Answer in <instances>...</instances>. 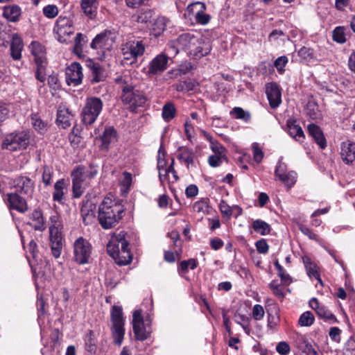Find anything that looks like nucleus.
<instances>
[{
  "mask_svg": "<svg viewBox=\"0 0 355 355\" xmlns=\"http://www.w3.org/2000/svg\"><path fill=\"white\" fill-rule=\"evenodd\" d=\"M123 205L110 198H105L99 205L98 219L105 230L116 226L123 218Z\"/></svg>",
  "mask_w": 355,
  "mask_h": 355,
  "instance_id": "f257e3e1",
  "label": "nucleus"
},
{
  "mask_svg": "<svg viewBox=\"0 0 355 355\" xmlns=\"http://www.w3.org/2000/svg\"><path fill=\"white\" fill-rule=\"evenodd\" d=\"M126 232L120 231L114 232L107 245V252L115 262L120 266H125L132 261V254L127 241Z\"/></svg>",
  "mask_w": 355,
  "mask_h": 355,
  "instance_id": "f03ea898",
  "label": "nucleus"
},
{
  "mask_svg": "<svg viewBox=\"0 0 355 355\" xmlns=\"http://www.w3.org/2000/svg\"><path fill=\"white\" fill-rule=\"evenodd\" d=\"M111 332L114 343L121 345L125 335V319L123 315V310L121 306H113L111 312Z\"/></svg>",
  "mask_w": 355,
  "mask_h": 355,
  "instance_id": "7ed1b4c3",
  "label": "nucleus"
},
{
  "mask_svg": "<svg viewBox=\"0 0 355 355\" xmlns=\"http://www.w3.org/2000/svg\"><path fill=\"white\" fill-rule=\"evenodd\" d=\"M103 109V102L98 97H90L86 101L82 111L83 122L87 125L93 124Z\"/></svg>",
  "mask_w": 355,
  "mask_h": 355,
  "instance_id": "20e7f679",
  "label": "nucleus"
},
{
  "mask_svg": "<svg viewBox=\"0 0 355 355\" xmlns=\"http://www.w3.org/2000/svg\"><path fill=\"white\" fill-rule=\"evenodd\" d=\"M28 144V134L21 131L7 135L3 140L1 147L9 151H17L26 148Z\"/></svg>",
  "mask_w": 355,
  "mask_h": 355,
  "instance_id": "39448f33",
  "label": "nucleus"
},
{
  "mask_svg": "<svg viewBox=\"0 0 355 355\" xmlns=\"http://www.w3.org/2000/svg\"><path fill=\"white\" fill-rule=\"evenodd\" d=\"M37 67L36 78L43 83L45 80L46 68L48 64L46 52L44 46H29Z\"/></svg>",
  "mask_w": 355,
  "mask_h": 355,
  "instance_id": "423d86ee",
  "label": "nucleus"
},
{
  "mask_svg": "<svg viewBox=\"0 0 355 355\" xmlns=\"http://www.w3.org/2000/svg\"><path fill=\"white\" fill-rule=\"evenodd\" d=\"M92 252L91 243L83 237L78 238L73 243V259L78 264L89 263Z\"/></svg>",
  "mask_w": 355,
  "mask_h": 355,
  "instance_id": "0eeeda50",
  "label": "nucleus"
},
{
  "mask_svg": "<svg viewBox=\"0 0 355 355\" xmlns=\"http://www.w3.org/2000/svg\"><path fill=\"white\" fill-rule=\"evenodd\" d=\"M122 101L129 105L132 110L136 109L137 107L143 106L146 103V97L139 90L134 89L131 85L123 86L122 88Z\"/></svg>",
  "mask_w": 355,
  "mask_h": 355,
  "instance_id": "6e6552de",
  "label": "nucleus"
},
{
  "mask_svg": "<svg viewBox=\"0 0 355 355\" xmlns=\"http://www.w3.org/2000/svg\"><path fill=\"white\" fill-rule=\"evenodd\" d=\"M146 322L144 323L142 318L141 311L135 310L133 312L132 323L135 338L138 340L144 341L150 336V331L148 326L150 322L146 320Z\"/></svg>",
  "mask_w": 355,
  "mask_h": 355,
  "instance_id": "1a4fd4ad",
  "label": "nucleus"
},
{
  "mask_svg": "<svg viewBox=\"0 0 355 355\" xmlns=\"http://www.w3.org/2000/svg\"><path fill=\"white\" fill-rule=\"evenodd\" d=\"M69 19L65 17H59L57 19L55 31L57 40L60 43H68L70 42L71 35L73 33V27L69 24Z\"/></svg>",
  "mask_w": 355,
  "mask_h": 355,
  "instance_id": "9d476101",
  "label": "nucleus"
},
{
  "mask_svg": "<svg viewBox=\"0 0 355 355\" xmlns=\"http://www.w3.org/2000/svg\"><path fill=\"white\" fill-rule=\"evenodd\" d=\"M11 188L15 189L16 193L31 196L34 191V183L28 177L19 176L12 180Z\"/></svg>",
  "mask_w": 355,
  "mask_h": 355,
  "instance_id": "9b49d317",
  "label": "nucleus"
},
{
  "mask_svg": "<svg viewBox=\"0 0 355 355\" xmlns=\"http://www.w3.org/2000/svg\"><path fill=\"white\" fill-rule=\"evenodd\" d=\"M275 174L288 188L293 187L296 182L297 173L293 171H287L286 165L282 161H279Z\"/></svg>",
  "mask_w": 355,
  "mask_h": 355,
  "instance_id": "f8f14e48",
  "label": "nucleus"
},
{
  "mask_svg": "<svg viewBox=\"0 0 355 355\" xmlns=\"http://www.w3.org/2000/svg\"><path fill=\"white\" fill-rule=\"evenodd\" d=\"M98 174L97 166L94 164L89 166L78 165L71 171V177H77L85 182H89Z\"/></svg>",
  "mask_w": 355,
  "mask_h": 355,
  "instance_id": "ddd939ff",
  "label": "nucleus"
},
{
  "mask_svg": "<svg viewBox=\"0 0 355 355\" xmlns=\"http://www.w3.org/2000/svg\"><path fill=\"white\" fill-rule=\"evenodd\" d=\"M168 58L163 53L157 55L150 62L147 74L153 77L162 73L167 69Z\"/></svg>",
  "mask_w": 355,
  "mask_h": 355,
  "instance_id": "4468645a",
  "label": "nucleus"
},
{
  "mask_svg": "<svg viewBox=\"0 0 355 355\" xmlns=\"http://www.w3.org/2000/svg\"><path fill=\"white\" fill-rule=\"evenodd\" d=\"M83 68L78 62L71 63L66 69V80L69 85L77 86L82 83Z\"/></svg>",
  "mask_w": 355,
  "mask_h": 355,
  "instance_id": "2eb2a0df",
  "label": "nucleus"
},
{
  "mask_svg": "<svg viewBox=\"0 0 355 355\" xmlns=\"http://www.w3.org/2000/svg\"><path fill=\"white\" fill-rule=\"evenodd\" d=\"M86 67L89 69V78L92 83H98L105 80L106 71L99 63L88 59L86 62Z\"/></svg>",
  "mask_w": 355,
  "mask_h": 355,
  "instance_id": "dca6fc26",
  "label": "nucleus"
},
{
  "mask_svg": "<svg viewBox=\"0 0 355 355\" xmlns=\"http://www.w3.org/2000/svg\"><path fill=\"white\" fill-rule=\"evenodd\" d=\"M266 93L272 108H277L282 103V93L279 86L275 83H269L266 87Z\"/></svg>",
  "mask_w": 355,
  "mask_h": 355,
  "instance_id": "f3484780",
  "label": "nucleus"
},
{
  "mask_svg": "<svg viewBox=\"0 0 355 355\" xmlns=\"http://www.w3.org/2000/svg\"><path fill=\"white\" fill-rule=\"evenodd\" d=\"M309 306L315 311L319 318L323 319L325 322L333 323L336 321L335 315L322 304H320L315 297L309 300Z\"/></svg>",
  "mask_w": 355,
  "mask_h": 355,
  "instance_id": "a211bd4d",
  "label": "nucleus"
},
{
  "mask_svg": "<svg viewBox=\"0 0 355 355\" xmlns=\"http://www.w3.org/2000/svg\"><path fill=\"white\" fill-rule=\"evenodd\" d=\"M119 36L114 30H105L96 35L90 44H113L118 42Z\"/></svg>",
  "mask_w": 355,
  "mask_h": 355,
  "instance_id": "6ab92c4d",
  "label": "nucleus"
},
{
  "mask_svg": "<svg viewBox=\"0 0 355 355\" xmlns=\"http://www.w3.org/2000/svg\"><path fill=\"white\" fill-rule=\"evenodd\" d=\"M145 51L144 46H124L122 49L123 60L127 61V64L135 63L137 58L144 54Z\"/></svg>",
  "mask_w": 355,
  "mask_h": 355,
  "instance_id": "aec40b11",
  "label": "nucleus"
},
{
  "mask_svg": "<svg viewBox=\"0 0 355 355\" xmlns=\"http://www.w3.org/2000/svg\"><path fill=\"white\" fill-rule=\"evenodd\" d=\"M28 225L36 231L43 232L46 230V221L40 209H35L29 214Z\"/></svg>",
  "mask_w": 355,
  "mask_h": 355,
  "instance_id": "412c9836",
  "label": "nucleus"
},
{
  "mask_svg": "<svg viewBox=\"0 0 355 355\" xmlns=\"http://www.w3.org/2000/svg\"><path fill=\"white\" fill-rule=\"evenodd\" d=\"M340 156L346 164L355 161V143L349 141L341 144Z\"/></svg>",
  "mask_w": 355,
  "mask_h": 355,
  "instance_id": "4be33fe9",
  "label": "nucleus"
},
{
  "mask_svg": "<svg viewBox=\"0 0 355 355\" xmlns=\"http://www.w3.org/2000/svg\"><path fill=\"white\" fill-rule=\"evenodd\" d=\"M307 129L309 135L313 139L320 148L324 149L327 146V141L320 128L315 124L311 123L308 125Z\"/></svg>",
  "mask_w": 355,
  "mask_h": 355,
  "instance_id": "5701e85b",
  "label": "nucleus"
},
{
  "mask_svg": "<svg viewBox=\"0 0 355 355\" xmlns=\"http://www.w3.org/2000/svg\"><path fill=\"white\" fill-rule=\"evenodd\" d=\"M8 202L12 209L24 213L28 209L26 200L16 193L8 194Z\"/></svg>",
  "mask_w": 355,
  "mask_h": 355,
  "instance_id": "b1692460",
  "label": "nucleus"
},
{
  "mask_svg": "<svg viewBox=\"0 0 355 355\" xmlns=\"http://www.w3.org/2000/svg\"><path fill=\"white\" fill-rule=\"evenodd\" d=\"M117 132L112 126L106 127L101 137L102 141L101 149L107 150L110 144L116 139Z\"/></svg>",
  "mask_w": 355,
  "mask_h": 355,
  "instance_id": "393cba45",
  "label": "nucleus"
},
{
  "mask_svg": "<svg viewBox=\"0 0 355 355\" xmlns=\"http://www.w3.org/2000/svg\"><path fill=\"white\" fill-rule=\"evenodd\" d=\"M193 69V67L191 62L188 61L183 62L181 63L177 69H171L165 76V79L168 78H177L178 77L185 75L191 70Z\"/></svg>",
  "mask_w": 355,
  "mask_h": 355,
  "instance_id": "a878e982",
  "label": "nucleus"
},
{
  "mask_svg": "<svg viewBox=\"0 0 355 355\" xmlns=\"http://www.w3.org/2000/svg\"><path fill=\"white\" fill-rule=\"evenodd\" d=\"M67 191V185L64 179L58 180L54 184L53 200L60 203H63L64 197Z\"/></svg>",
  "mask_w": 355,
  "mask_h": 355,
  "instance_id": "bb28decb",
  "label": "nucleus"
},
{
  "mask_svg": "<svg viewBox=\"0 0 355 355\" xmlns=\"http://www.w3.org/2000/svg\"><path fill=\"white\" fill-rule=\"evenodd\" d=\"M73 115L67 108H59L57 114V123L62 128H67L71 125Z\"/></svg>",
  "mask_w": 355,
  "mask_h": 355,
  "instance_id": "cd10ccee",
  "label": "nucleus"
},
{
  "mask_svg": "<svg viewBox=\"0 0 355 355\" xmlns=\"http://www.w3.org/2000/svg\"><path fill=\"white\" fill-rule=\"evenodd\" d=\"M99 0H81V9L89 18L96 17Z\"/></svg>",
  "mask_w": 355,
  "mask_h": 355,
  "instance_id": "c85d7f7f",
  "label": "nucleus"
},
{
  "mask_svg": "<svg viewBox=\"0 0 355 355\" xmlns=\"http://www.w3.org/2000/svg\"><path fill=\"white\" fill-rule=\"evenodd\" d=\"M187 49L189 56L198 60L205 56L211 51V46H189Z\"/></svg>",
  "mask_w": 355,
  "mask_h": 355,
  "instance_id": "c756f323",
  "label": "nucleus"
},
{
  "mask_svg": "<svg viewBox=\"0 0 355 355\" xmlns=\"http://www.w3.org/2000/svg\"><path fill=\"white\" fill-rule=\"evenodd\" d=\"M174 165V159H171V162L169 164V168L166 170V172L162 173L164 175V178L159 179L160 184L162 186L164 187L166 184H171L177 182L179 179L176 171L173 167Z\"/></svg>",
  "mask_w": 355,
  "mask_h": 355,
  "instance_id": "7c9ffc66",
  "label": "nucleus"
},
{
  "mask_svg": "<svg viewBox=\"0 0 355 355\" xmlns=\"http://www.w3.org/2000/svg\"><path fill=\"white\" fill-rule=\"evenodd\" d=\"M21 15V8L17 5H10L3 8V16L10 21H17Z\"/></svg>",
  "mask_w": 355,
  "mask_h": 355,
  "instance_id": "2f4dec72",
  "label": "nucleus"
},
{
  "mask_svg": "<svg viewBox=\"0 0 355 355\" xmlns=\"http://www.w3.org/2000/svg\"><path fill=\"white\" fill-rule=\"evenodd\" d=\"M71 178L73 197L78 198L83 194L86 188L89 186V182H85L77 177H71Z\"/></svg>",
  "mask_w": 355,
  "mask_h": 355,
  "instance_id": "473e14b6",
  "label": "nucleus"
},
{
  "mask_svg": "<svg viewBox=\"0 0 355 355\" xmlns=\"http://www.w3.org/2000/svg\"><path fill=\"white\" fill-rule=\"evenodd\" d=\"M288 133L296 141H302L304 139V134L302 128L295 121H288Z\"/></svg>",
  "mask_w": 355,
  "mask_h": 355,
  "instance_id": "72a5a7b5",
  "label": "nucleus"
},
{
  "mask_svg": "<svg viewBox=\"0 0 355 355\" xmlns=\"http://www.w3.org/2000/svg\"><path fill=\"white\" fill-rule=\"evenodd\" d=\"M204 3L200 1L189 4L184 14V17L191 21V23H193L199 11L202 10V7L204 6Z\"/></svg>",
  "mask_w": 355,
  "mask_h": 355,
  "instance_id": "f704fd0d",
  "label": "nucleus"
},
{
  "mask_svg": "<svg viewBox=\"0 0 355 355\" xmlns=\"http://www.w3.org/2000/svg\"><path fill=\"white\" fill-rule=\"evenodd\" d=\"M302 261L304 264L305 268L307 271V274L310 277H314L318 280V282L322 284V280L320 277V274L318 271L317 266L315 263H313L311 259L304 256L302 257Z\"/></svg>",
  "mask_w": 355,
  "mask_h": 355,
  "instance_id": "c9c22d12",
  "label": "nucleus"
},
{
  "mask_svg": "<svg viewBox=\"0 0 355 355\" xmlns=\"http://www.w3.org/2000/svg\"><path fill=\"white\" fill-rule=\"evenodd\" d=\"M51 252L54 257L58 258L61 254L62 243L61 234L50 235Z\"/></svg>",
  "mask_w": 355,
  "mask_h": 355,
  "instance_id": "e433bc0d",
  "label": "nucleus"
},
{
  "mask_svg": "<svg viewBox=\"0 0 355 355\" xmlns=\"http://www.w3.org/2000/svg\"><path fill=\"white\" fill-rule=\"evenodd\" d=\"M200 34L193 32L184 33L178 37L179 44H196L199 42Z\"/></svg>",
  "mask_w": 355,
  "mask_h": 355,
  "instance_id": "4c0bfd02",
  "label": "nucleus"
},
{
  "mask_svg": "<svg viewBox=\"0 0 355 355\" xmlns=\"http://www.w3.org/2000/svg\"><path fill=\"white\" fill-rule=\"evenodd\" d=\"M167 19L164 17H158L152 25V33L155 36L164 32L166 26Z\"/></svg>",
  "mask_w": 355,
  "mask_h": 355,
  "instance_id": "58836bf2",
  "label": "nucleus"
},
{
  "mask_svg": "<svg viewBox=\"0 0 355 355\" xmlns=\"http://www.w3.org/2000/svg\"><path fill=\"white\" fill-rule=\"evenodd\" d=\"M253 230L261 235H266L270 232L271 228L266 222L257 219L252 223Z\"/></svg>",
  "mask_w": 355,
  "mask_h": 355,
  "instance_id": "ea45409f",
  "label": "nucleus"
},
{
  "mask_svg": "<svg viewBox=\"0 0 355 355\" xmlns=\"http://www.w3.org/2000/svg\"><path fill=\"white\" fill-rule=\"evenodd\" d=\"M198 266V262L195 259H189L188 260H184L180 261L178 271L180 275H182L183 274L187 273L189 271V268L191 270H194Z\"/></svg>",
  "mask_w": 355,
  "mask_h": 355,
  "instance_id": "a19ab883",
  "label": "nucleus"
},
{
  "mask_svg": "<svg viewBox=\"0 0 355 355\" xmlns=\"http://www.w3.org/2000/svg\"><path fill=\"white\" fill-rule=\"evenodd\" d=\"M60 217L59 214L56 212H53L49 218V220L51 223L49 227V234H60L59 232V229L61 226L60 223Z\"/></svg>",
  "mask_w": 355,
  "mask_h": 355,
  "instance_id": "79ce46f5",
  "label": "nucleus"
},
{
  "mask_svg": "<svg viewBox=\"0 0 355 355\" xmlns=\"http://www.w3.org/2000/svg\"><path fill=\"white\" fill-rule=\"evenodd\" d=\"M306 115L312 120H318L322 117V114L319 110L318 105L312 101L307 103L306 107Z\"/></svg>",
  "mask_w": 355,
  "mask_h": 355,
  "instance_id": "37998d69",
  "label": "nucleus"
},
{
  "mask_svg": "<svg viewBox=\"0 0 355 355\" xmlns=\"http://www.w3.org/2000/svg\"><path fill=\"white\" fill-rule=\"evenodd\" d=\"M179 151L180 154L178 155V159L185 163L189 167V164H191L193 162V153L192 150L188 148L181 147L180 148Z\"/></svg>",
  "mask_w": 355,
  "mask_h": 355,
  "instance_id": "c03bdc74",
  "label": "nucleus"
},
{
  "mask_svg": "<svg viewBox=\"0 0 355 355\" xmlns=\"http://www.w3.org/2000/svg\"><path fill=\"white\" fill-rule=\"evenodd\" d=\"M85 344L86 349L90 352L91 354H94L96 349V340L95 336L93 331L89 330L87 334H86L85 338Z\"/></svg>",
  "mask_w": 355,
  "mask_h": 355,
  "instance_id": "a18cd8bd",
  "label": "nucleus"
},
{
  "mask_svg": "<svg viewBox=\"0 0 355 355\" xmlns=\"http://www.w3.org/2000/svg\"><path fill=\"white\" fill-rule=\"evenodd\" d=\"M297 54L302 61L309 62L314 58V53L312 48L309 46H302L298 51Z\"/></svg>",
  "mask_w": 355,
  "mask_h": 355,
  "instance_id": "49530a36",
  "label": "nucleus"
},
{
  "mask_svg": "<svg viewBox=\"0 0 355 355\" xmlns=\"http://www.w3.org/2000/svg\"><path fill=\"white\" fill-rule=\"evenodd\" d=\"M315 321V317L313 314L309 311H305L301 314L298 320V324L301 327H310Z\"/></svg>",
  "mask_w": 355,
  "mask_h": 355,
  "instance_id": "de8ad7c7",
  "label": "nucleus"
},
{
  "mask_svg": "<svg viewBox=\"0 0 355 355\" xmlns=\"http://www.w3.org/2000/svg\"><path fill=\"white\" fill-rule=\"evenodd\" d=\"M162 148L159 149V155L157 159V169L159 171V179H163L164 175L162 173L166 172V170L169 168V165H167V162L164 158V154L161 155Z\"/></svg>",
  "mask_w": 355,
  "mask_h": 355,
  "instance_id": "09e8293b",
  "label": "nucleus"
},
{
  "mask_svg": "<svg viewBox=\"0 0 355 355\" xmlns=\"http://www.w3.org/2000/svg\"><path fill=\"white\" fill-rule=\"evenodd\" d=\"M80 211L83 221L85 225H88L94 223L95 220V214L93 210L89 209L87 207H83Z\"/></svg>",
  "mask_w": 355,
  "mask_h": 355,
  "instance_id": "8fccbe9b",
  "label": "nucleus"
},
{
  "mask_svg": "<svg viewBox=\"0 0 355 355\" xmlns=\"http://www.w3.org/2000/svg\"><path fill=\"white\" fill-rule=\"evenodd\" d=\"M175 114V108L171 103L165 104L162 109V117L166 121H169L174 118Z\"/></svg>",
  "mask_w": 355,
  "mask_h": 355,
  "instance_id": "3c124183",
  "label": "nucleus"
},
{
  "mask_svg": "<svg viewBox=\"0 0 355 355\" xmlns=\"http://www.w3.org/2000/svg\"><path fill=\"white\" fill-rule=\"evenodd\" d=\"M332 37L334 42L340 44L346 42L345 28L343 26L336 27L332 33Z\"/></svg>",
  "mask_w": 355,
  "mask_h": 355,
  "instance_id": "603ef678",
  "label": "nucleus"
},
{
  "mask_svg": "<svg viewBox=\"0 0 355 355\" xmlns=\"http://www.w3.org/2000/svg\"><path fill=\"white\" fill-rule=\"evenodd\" d=\"M231 114L236 119H242L245 122H248L250 119V114L242 108L236 107L231 111Z\"/></svg>",
  "mask_w": 355,
  "mask_h": 355,
  "instance_id": "864d4df0",
  "label": "nucleus"
},
{
  "mask_svg": "<svg viewBox=\"0 0 355 355\" xmlns=\"http://www.w3.org/2000/svg\"><path fill=\"white\" fill-rule=\"evenodd\" d=\"M193 209L196 212L207 214L209 213V206L207 200L202 199L196 202L193 205Z\"/></svg>",
  "mask_w": 355,
  "mask_h": 355,
  "instance_id": "5fc2aeb1",
  "label": "nucleus"
},
{
  "mask_svg": "<svg viewBox=\"0 0 355 355\" xmlns=\"http://www.w3.org/2000/svg\"><path fill=\"white\" fill-rule=\"evenodd\" d=\"M205 10L206 6L205 4H204V6L202 7V10L199 11L198 15H197L196 18L194 20L196 23L201 25H206L209 22L211 19V16L205 13Z\"/></svg>",
  "mask_w": 355,
  "mask_h": 355,
  "instance_id": "6e6d98bb",
  "label": "nucleus"
},
{
  "mask_svg": "<svg viewBox=\"0 0 355 355\" xmlns=\"http://www.w3.org/2000/svg\"><path fill=\"white\" fill-rule=\"evenodd\" d=\"M123 179L120 182V184L122 187V190L128 192L132 184V176L129 172L124 171L123 173Z\"/></svg>",
  "mask_w": 355,
  "mask_h": 355,
  "instance_id": "4d7b16f0",
  "label": "nucleus"
},
{
  "mask_svg": "<svg viewBox=\"0 0 355 355\" xmlns=\"http://www.w3.org/2000/svg\"><path fill=\"white\" fill-rule=\"evenodd\" d=\"M31 120L33 126L35 130L40 133H43L45 131L46 123L40 118H39L37 115H33L31 118Z\"/></svg>",
  "mask_w": 355,
  "mask_h": 355,
  "instance_id": "13d9d810",
  "label": "nucleus"
},
{
  "mask_svg": "<svg viewBox=\"0 0 355 355\" xmlns=\"http://www.w3.org/2000/svg\"><path fill=\"white\" fill-rule=\"evenodd\" d=\"M43 13L47 18H54L58 14V7L55 5H48L43 8Z\"/></svg>",
  "mask_w": 355,
  "mask_h": 355,
  "instance_id": "bf43d9fd",
  "label": "nucleus"
},
{
  "mask_svg": "<svg viewBox=\"0 0 355 355\" xmlns=\"http://www.w3.org/2000/svg\"><path fill=\"white\" fill-rule=\"evenodd\" d=\"M270 288L272 289L273 294L279 298L284 296L283 286L278 284L277 281L273 280L270 284Z\"/></svg>",
  "mask_w": 355,
  "mask_h": 355,
  "instance_id": "052dcab7",
  "label": "nucleus"
},
{
  "mask_svg": "<svg viewBox=\"0 0 355 355\" xmlns=\"http://www.w3.org/2000/svg\"><path fill=\"white\" fill-rule=\"evenodd\" d=\"M11 105L6 103H0V123L4 121L10 112Z\"/></svg>",
  "mask_w": 355,
  "mask_h": 355,
  "instance_id": "680f3d73",
  "label": "nucleus"
},
{
  "mask_svg": "<svg viewBox=\"0 0 355 355\" xmlns=\"http://www.w3.org/2000/svg\"><path fill=\"white\" fill-rule=\"evenodd\" d=\"M219 209L222 215L227 218H230L232 215V208L225 200H221L219 203Z\"/></svg>",
  "mask_w": 355,
  "mask_h": 355,
  "instance_id": "e2e57ef3",
  "label": "nucleus"
},
{
  "mask_svg": "<svg viewBox=\"0 0 355 355\" xmlns=\"http://www.w3.org/2000/svg\"><path fill=\"white\" fill-rule=\"evenodd\" d=\"M252 148L253 151L254 160L257 163H260L263 157V151L259 148V144L257 143L252 144Z\"/></svg>",
  "mask_w": 355,
  "mask_h": 355,
  "instance_id": "0e129e2a",
  "label": "nucleus"
},
{
  "mask_svg": "<svg viewBox=\"0 0 355 355\" xmlns=\"http://www.w3.org/2000/svg\"><path fill=\"white\" fill-rule=\"evenodd\" d=\"M288 63V58L286 56L279 57L274 62V66L276 67L277 71L282 73L284 71V67Z\"/></svg>",
  "mask_w": 355,
  "mask_h": 355,
  "instance_id": "69168bd1",
  "label": "nucleus"
},
{
  "mask_svg": "<svg viewBox=\"0 0 355 355\" xmlns=\"http://www.w3.org/2000/svg\"><path fill=\"white\" fill-rule=\"evenodd\" d=\"M276 351L280 355H288L291 352V347L285 341L279 342L276 346Z\"/></svg>",
  "mask_w": 355,
  "mask_h": 355,
  "instance_id": "338daca9",
  "label": "nucleus"
},
{
  "mask_svg": "<svg viewBox=\"0 0 355 355\" xmlns=\"http://www.w3.org/2000/svg\"><path fill=\"white\" fill-rule=\"evenodd\" d=\"M153 13L150 10H145L141 12L137 18V21L139 23H148L150 22L151 19L153 18Z\"/></svg>",
  "mask_w": 355,
  "mask_h": 355,
  "instance_id": "774afa93",
  "label": "nucleus"
}]
</instances>
